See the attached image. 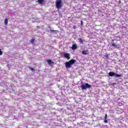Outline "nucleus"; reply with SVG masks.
<instances>
[{
	"label": "nucleus",
	"mask_w": 128,
	"mask_h": 128,
	"mask_svg": "<svg viewBox=\"0 0 128 128\" xmlns=\"http://www.w3.org/2000/svg\"><path fill=\"white\" fill-rule=\"evenodd\" d=\"M74 62H76V60H74V59H72L69 62H66L65 63V66L67 68H72V65L74 64Z\"/></svg>",
	"instance_id": "nucleus-1"
},
{
	"label": "nucleus",
	"mask_w": 128,
	"mask_h": 128,
	"mask_svg": "<svg viewBox=\"0 0 128 128\" xmlns=\"http://www.w3.org/2000/svg\"><path fill=\"white\" fill-rule=\"evenodd\" d=\"M56 6L57 9L60 10V8L64 6V4L62 0H57L56 2Z\"/></svg>",
	"instance_id": "nucleus-2"
},
{
	"label": "nucleus",
	"mask_w": 128,
	"mask_h": 128,
	"mask_svg": "<svg viewBox=\"0 0 128 128\" xmlns=\"http://www.w3.org/2000/svg\"><path fill=\"white\" fill-rule=\"evenodd\" d=\"M92 88V86L90 85V84L88 83L82 84L81 85V88L82 90H86L87 88Z\"/></svg>",
	"instance_id": "nucleus-3"
},
{
	"label": "nucleus",
	"mask_w": 128,
	"mask_h": 128,
	"mask_svg": "<svg viewBox=\"0 0 128 128\" xmlns=\"http://www.w3.org/2000/svg\"><path fill=\"white\" fill-rule=\"evenodd\" d=\"M108 76L111 77L114 76L115 78H120L122 76V75L118 74L116 73H114V72H109Z\"/></svg>",
	"instance_id": "nucleus-4"
},
{
	"label": "nucleus",
	"mask_w": 128,
	"mask_h": 128,
	"mask_svg": "<svg viewBox=\"0 0 128 128\" xmlns=\"http://www.w3.org/2000/svg\"><path fill=\"white\" fill-rule=\"evenodd\" d=\"M64 56L66 58H67L68 60L70 59V55L68 53H66L64 54Z\"/></svg>",
	"instance_id": "nucleus-5"
},
{
	"label": "nucleus",
	"mask_w": 128,
	"mask_h": 128,
	"mask_svg": "<svg viewBox=\"0 0 128 128\" xmlns=\"http://www.w3.org/2000/svg\"><path fill=\"white\" fill-rule=\"evenodd\" d=\"M88 54V50H84L82 51V54H83L86 55V54Z\"/></svg>",
	"instance_id": "nucleus-6"
},
{
	"label": "nucleus",
	"mask_w": 128,
	"mask_h": 128,
	"mask_svg": "<svg viewBox=\"0 0 128 128\" xmlns=\"http://www.w3.org/2000/svg\"><path fill=\"white\" fill-rule=\"evenodd\" d=\"M38 2L40 4H42L44 2V0H38Z\"/></svg>",
	"instance_id": "nucleus-7"
},
{
	"label": "nucleus",
	"mask_w": 128,
	"mask_h": 128,
	"mask_svg": "<svg viewBox=\"0 0 128 128\" xmlns=\"http://www.w3.org/2000/svg\"><path fill=\"white\" fill-rule=\"evenodd\" d=\"M47 62H48V64H50H50H54V62L52 61V60H50V59L47 60Z\"/></svg>",
	"instance_id": "nucleus-8"
},
{
	"label": "nucleus",
	"mask_w": 128,
	"mask_h": 128,
	"mask_svg": "<svg viewBox=\"0 0 128 128\" xmlns=\"http://www.w3.org/2000/svg\"><path fill=\"white\" fill-rule=\"evenodd\" d=\"M8 18H6L4 20V24H5V26H8Z\"/></svg>",
	"instance_id": "nucleus-9"
},
{
	"label": "nucleus",
	"mask_w": 128,
	"mask_h": 128,
	"mask_svg": "<svg viewBox=\"0 0 128 128\" xmlns=\"http://www.w3.org/2000/svg\"><path fill=\"white\" fill-rule=\"evenodd\" d=\"M112 46H114V48H118V44H116V43L114 42L112 43Z\"/></svg>",
	"instance_id": "nucleus-10"
},
{
	"label": "nucleus",
	"mask_w": 128,
	"mask_h": 128,
	"mask_svg": "<svg viewBox=\"0 0 128 128\" xmlns=\"http://www.w3.org/2000/svg\"><path fill=\"white\" fill-rule=\"evenodd\" d=\"M77 46L76 44H73L72 46V50H76Z\"/></svg>",
	"instance_id": "nucleus-11"
},
{
	"label": "nucleus",
	"mask_w": 128,
	"mask_h": 128,
	"mask_svg": "<svg viewBox=\"0 0 128 128\" xmlns=\"http://www.w3.org/2000/svg\"><path fill=\"white\" fill-rule=\"evenodd\" d=\"M30 44H34V38H32V39H30Z\"/></svg>",
	"instance_id": "nucleus-12"
},
{
	"label": "nucleus",
	"mask_w": 128,
	"mask_h": 128,
	"mask_svg": "<svg viewBox=\"0 0 128 128\" xmlns=\"http://www.w3.org/2000/svg\"><path fill=\"white\" fill-rule=\"evenodd\" d=\"M79 40V42H80V44H84V42L82 41V38H79L78 39Z\"/></svg>",
	"instance_id": "nucleus-13"
},
{
	"label": "nucleus",
	"mask_w": 128,
	"mask_h": 128,
	"mask_svg": "<svg viewBox=\"0 0 128 128\" xmlns=\"http://www.w3.org/2000/svg\"><path fill=\"white\" fill-rule=\"evenodd\" d=\"M28 68H30V70H32V72L34 71V68H32L30 66H29Z\"/></svg>",
	"instance_id": "nucleus-14"
},
{
	"label": "nucleus",
	"mask_w": 128,
	"mask_h": 128,
	"mask_svg": "<svg viewBox=\"0 0 128 128\" xmlns=\"http://www.w3.org/2000/svg\"><path fill=\"white\" fill-rule=\"evenodd\" d=\"M2 50L0 49V56H2Z\"/></svg>",
	"instance_id": "nucleus-15"
},
{
	"label": "nucleus",
	"mask_w": 128,
	"mask_h": 128,
	"mask_svg": "<svg viewBox=\"0 0 128 128\" xmlns=\"http://www.w3.org/2000/svg\"><path fill=\"white\" fill-rule=\"evenodd\" d=\"M104 122H105L106 124H108V122L107 120H104Z\"/></svg>",
	"instance_id": "nucleus-16"
},
{
	"label": "nucleus",
	"mask_w": 128,
	"mask_h": 128,
	"mask_svg": "<svg viewBox=\"0 0 128 128\" xmlns=\"http://www.w3.org/2000/svg\"><path fill=\"white\" fill-rule=\"evenodd\" d=\"M105 118H108V114H105Z\"/></svg>",
	"instance_id": "nucleus-17"
},
{
	"label": "nucleus",
	"mask_w": 128,
	"mask_h": 128,
	"mask_svg": "<svg viewBox=\"0 0 128 128\" xmlns=\"http://www.w3.org/2000/svg\"><path fill=\"white\" fill-rule=\"evenodd\" d=\"M104 56H106V58H108V55Z\"/></svg>",
	"instance_id": "nucleus-18"
},
{
	"label": "nucleus",
	"mask_w": 128,
	"mask_h": 128,
	"mask_svg": "<svg viewBox=\"0 0 128 128\" xmlns=\"http://www.w3.org/2000/svg\"><path fill=\"white\" fill-rule=\"evenodd\" d=\"M115 84H116V83H113L112 86H114Z\"/></svg>",
	"instance_id": "nucleus-19"
},
{
	"label": "nucleus",
	"mask_w": 128,
	"mask_h": 128,
	"mask_svg": "<svg viewBox=\"0 0 128 128\" xmlns=\"http://www.w3.org/2000/svg\"><path fill=\"white\" fill-rule=\"evenodd\" d=\"M81 24L82 26V21H81Z\"/></svg>",
	"instance_id": "nucleus-20"
},
{
	"label": "nucleus",
	"mask_w": 128,
	"mask_h": 128,
	"mask_svg": "<svg viewBox=\"0 0 128 128\" xmlns=\"http://www.w3.org/2000/svg\"><path fill=\"white\" fill-rule=\"evenodd\" d=\"M105 120H108V118L105 117Z\"/></svg>",
	"instance_id": "nucleus-21"
},
{
	"label": "nucleus",
	"mask_w": 128,
	"mask_h": 128,
	"mask_svg": "<svg viewBox=\"0 0 128 128\" xmlns=\"http://www.w3.org/2000/svg\"><path fill=\"white\" fill-rule=\"evenodd\" d=\"M52 32H56V30H52Z\"/></svg>",
	"instance_id": "nucleus-22"
},
{
	"label": "nucleus",
	"mask_w": 128,
	"mask_h": 128,
	"mask_svg": "<svg viewBox=\"0 0 128 128\" xmlns=\"http://www.w3.org/2000/svg\"><path fill=\"white\" fill-rule=\"evenodd\" d=\"M50 32H52V30H50Z\"/></svg>",
	"instance_id": "nucleus-23"
}]
</instances>
